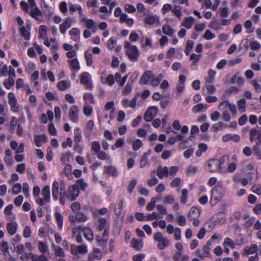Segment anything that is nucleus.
<instances>
[{
	"instance_id": "f257e3e1",
	"label": "nucleus",
	"mask_w": 261,
	"mask_h": 261,
	"mask_svg": "<svg viewBox=\"0 0 261 261\" xmlns=\"http://www.w3.org/2000/svg\"><path fill=\"white\" fill-rule=\"evenodd\" d=\"M211 193L210 203L212 205H215L224 196L225 188L222 184H218L212 189Z\"/></svg>"
},
{
	"instance_id": "f03ea898",
	"label": "nucleus",
	"mask_w": 261,
	"mask_h": 261,
	"mask_svg": "<svg viewBox=\"0 0 261 261\" xmlns=\"http://www.w3.org/2000/svg\"><path fill=\"white\" fill-rule=\"evenodd\" d=\"M126 49V54L129 59L132 62H137L139 56V50L135 45H132L128 42H126L124 45Z\"/></svg>"
},
{
	"instance_id": "7ed1b4c3",
	"label": "nucleus",
	"mask_w": 261,
	"mask_h": 261,
	"mask_svg": "<svg viewBox=\"0 0 261 261\" xmlns=\"http://www.w3.org/2000/svg\"><path fill=\"white\" fill-rule=\"evenodd\" d=\"M158 111L156 106L149 107L144 114V119L147 122H150L156 116Z\"/></svg>"
},
{
	"instance_id": "20e7f679",
	"label": "nucleus",
	"mask_w": 261,
	"mask_h": 261,
	"mask_svg": "<svg viewBox=\"0 0 261 261\" xmlns=\"http://www.w3.org/2000/svg\"><path fill=\"white\" fill-rule=\"evenodd\" d=\"M79 195V189L76 185H72L69 187L67 193V198L70 201L75 200Z\"/></svg>"
},
{
	"instance_id": "39448f33",
	"label": "nucleus",
	"mask_w": 261,
	"mask_h": 261,
	"mask_svg": "<svg viewBox=\"0 0 261 261\" xmlns=\"http://www.w3.org/2000/svg\"><path fill=\"white\" fill-rule=\"evenodd\" d=\"M220 168V163L218 160L215 159H211L207 163L206 170L211 172L218 171Z\"/></svg>"
},
{
	"instance_id": "423d86ee",
	"label": "nucleus",
	"mask_w": 261,
	"mask_h": 261,
	"mask_svg": "<svg viewBox=\"0 0 261 261\" xmlns=\"http://www.w3.org/2000/svg\"><path fill=\"white\" fill-rule=\"evenodd\" d=\"M8 98L9 104L11 106V111L14 112H17L18 111V107L17 106V99L14 93H9Z\"/></svg>"
},
{
	"instance_id": "0eeeda50",
	"label": "nucleus",
	"mask_w": 261,
	"mask_h": 261,
	"mask_svg": "<svg viewBox=\"0 0 261 261\" xmlns=\"http://www.w3.org/2000/svg\"><path fill=\"white\" fill-rule=\"evenodd\" d=\"M90 75L88 72H84L81 74V83L86 86V89H91L92 84L90 82Z\"/></svg>"
},
{
	"instance_id": "6e6552de",
	"label": "nucleus",
	"mask_w": 261,
	"mask_h": 261,
	"mask_svg": "<svg viewBox=\"0 0 261 261\" xmlns=\"http://www.w3.org/2000/svg\"><path fill=\"white\" fill-rule=\"evenodd\" d=\"M72 21V18L70 17L64 19L63 22L59 26L60 31L62 34H64L66 30L71 27Z\"/></svg>"
},
{
	"instance_id": "1a4fd4ad",
	"label": "nucleus",
	"mask_w": 261,
	"mask_h": 261,
	"mask_svg": "<svg viewBox=\"0 0 261 261\" xmlns=\"http://www.w3.org/2000/svg\"><path fill=\"white\" fill-rule=\"evenodd\" d=\"M79 113V109L76 106H72L69 110V116L70 120L73 123L77 122L79 120L77 114Z\"/></svg>"
},
{
	"instance_id": "9d476101",
	"label": "nucleus",
	"mask_w": 261,
	"mask_h": 261,
	"mask_svg": "<svg viewBox=\"0 0 261 261\" xmlns=\"http://www.w3.org/2000/svg\"><path fill=\"white\" fill-rule=\"evenodd\" d=\"M29 14L33 18L37 20H42L43 17V13L41 10L37 7L32 8L30 10Z\"/></svg>"
},
{
	"instance_id": "9b49d317",
	"label": "nucleus",
	"mask_w": 261,
	"mask_h": 261,
	"mask_svg": "<svg viewBox=\"0 0 261 261\" xmlns=\"http://www.w3.org/2000/svg\"><path fill=\"white\" fill-rule=\"evenodd\" d=\"M224 105H225L226 108H228L229 109L232 115H235L237 114V110L234 105L230 103L228 101L224 100L220 103L219 106V109H221V107Z\"/></svg>"
},
{
	"instance_id": "f8f14e48",
	"label": "nucleus",
	"mask_w": 261,
	"mask_h": 261,
	"mask_svg": "<svg viewBox=\"0 0 261 261\" xmlns=\"http://www.w3.org/2000/svg\"><path fill=\"white\" fill-rule=\"evenodd\" d=\"M156 175L160 179H162L164 177H167L169 176L168 167L166 166L162 167L161 166L158 167L156 170Z\"/></svg>"
},
{
	"instance_id": "ddd939ff",
	"label": "nucleus",
	"mask_w": 261,
	"mask_h": 261,
	"mask_svg": "<svg viewBox=\"0 0 261 261\" xmlns=\"http://www.w3.org/2000/svg\"><path fill=\"white\" fill-rule=\"evenodd\" d=\"M153 76V74H151V72L149 70H147L144 72L141 77L140 80V83L143 85H146L148 84L149 80Z\"/></svg>"
},
{
	"instance_id": "4468645a",
	"label": "nucleus",
	"mask_w": 261,
	"mask_h": 261,
	"mask_svg": "<svg viewBox=\"0 0 261 261\" xmlns=\"http://www.w3.org/2000/svg\"><path fill=\"white\" fill-rule=\"evenodd\" d=\"M230 140H233L235 142H238L240 140V137L238 135L226 134L222 137V141L224 142Z\"/></svg>"
},
{
	"instance_id": "2eb2a0df",
	"label": "nucleus",
	"mask_w": 261,
	"mask_h": 261,
	"mask_svg": "<svg viewBox=\"0 0 261 261\" xmlns=\"http://www.w3.org/2000/svg\"><path fill=\"white\" fill-rule=\"evenodd\" d=\"M17 227V224L16 222H9L7 224V230L11 236L14 235L16 233Z\"/></svg>"
},
{
	"instance_id": "dca6fc26",
	"label": "nucleus",
	"mask_w": 261,
	"mask_h": 261,
	"mask_svg": "<svg viewBox=\"0 0 261 261\" xmlns=\"http://www.w3.org/2000/svg\"><path fill=\"white\" fill-rule=\"evenodd\" d=\"M104 173H107L109 174L110 175L113 176H117V169L116 168L112 166H107L104 167V171H103V174Z\"/></svg>"
},
{
	"instance_id": "f3484780",
	"label": "nucleus",
	"mask_w": 261,
	"mask_h": 261,
	"mask_svg": "<svg viewBox=\"0 0 261 261\" xmlns=\"http://www.w3.org/2000/svg\"><path fill=\"white\" fill-rule=\"evenodd\" d=\"M69 34L70 35L71 39L74 41H78L80 39V31L77 28H72L69 32Z\"/></svg>"
},
{
	"instance_id": "a211bd4d",
	"label": "nucleus",
	"mask_w": 261,
	"mask_h": 261,
	"mask_svg": "<svg viewBox=\"0 0 261 261\" xmlns=\"http://www.w3.org/2000/svg\"><path fill=\"white\" fill-rule=\"evenodd\" d=\"M59 182L55 180L52 185V196L55 200L58 199L59 196Z\"/></svg>"
},
{
	"instance_id": "6ab92c4d",
	"label": "nucleus",
	"mask_w": 261,
	"mask_h": 261,
	"mask_svg": "<svg viewBox=\"0 0 261 261\" xmlns=\"http://www.w3.org/2000/svg\"><path fill=\"white\" fill-rule=\"evenodd\" d=\"M134 83V80H128L125 87L122 92L123 95H127L132 92V89Z\"/></svg>"
},
{
	"instance_id": "aec40b11",
	"label": "nucleus",
	"mask_w": 261,
	"mask_h": 261,
	"mask_svg": "<svg viewBox=\"0 0 261 261\" xmlns=\"http://www.w3.org/2000/svg\"><path fill=\"white\" fill-rule=\"evenodd\" d=\"M42 195L46 202L48 203L50 201V188L48 185L45 186L42 190Z\"/></svg>"
},
{
	"instance_id": "412c9836",
	"label": "nucleus",
	"mask_w": 261,
	"mask_h": 261,
	"mask_svg": "<svg viewBox=\"0 0 261 261\" xmlns=\"http://www.w3.org/2000/svg\"><path fill=\"white\" fill-rule=\"evenodd\" d=\"M200 215L199 210L194 207H191L190 212L188 214V218L190 221H192L195 218H198Z\"/></svg>"
},
{
	"instance_id": "4be33fe9",
	"label": "nucleus",
	"mask_w": 261,
	"mask_h": 261,
	"mask_svg": "<svg viewBox=\"0 0 261 261\" xmlns=\"http://www.w3.org/2000/svg\"><path fill=\"white\" fill-rule=\"evenodd\" d=\"M68 63L70 64V68L75 71H79L81 68L79 61L76 58L68 60Z\"/></svg>"
},
{
	"instance_id": "5701e85b",
	"label": "nucleus",
	"mask_w": 261,
	"mask_h": 261,
	"mask_svg": "<svg viewBox=\"0 0 261 261\" xmlns=\"http://www.w3.org/2000/svg\"><path fill=\"white\" fill-rule=\"evenodd\" d=\"M257 246L256 244H253L250 246L245 247L243 250L247 254H252L257 252Z\"/></svg>"
},
{
	"instance_id": "b1692460",
	"label": "nucleus",
	"mask_w": 261,
	"mask_h": 261,
	"mask_svg": "<svg viewBox=\"0 0 261 261\" xmlns=\"http://www.w3.org/2000/svg\"><path fill=\"white\" fill-rule=\"evenodd\" d=\"M101 83L103 84H108L109 86H112L115 83V79L113 74H110L106 79L103 77H101Z\"/></svg>"
},
{
	"instance_id": "393cba45",
	"label": "nucleus",
	"mask_w": 261,
	"mask_h": 261,
	"mask_svg": "<svg viewBox=\"0 0 261 261\" xmlns=\"http://www.w3.org/2000/svg\"><path fill=\"white\" fill-rule=\"evenodd\" d=\"M46 136L45 135H37L34 138V143L36 146L39 147L41 146V141L46 142Z\"/></svg>"
},
{
	"instance_id": "a878e982",
	"label": "nucleus",
	"mask_w": 261,
	"mask_h": 261,
	"mask_svg": "<svg viewBox=\"0 0 261 261\" xmlns=\"http://www.w3.org/2000/svg\"><path fill=\"white\" fill-rule=\"evenodd\" d=\"M0 249L4 256L9 254L8 243L4 240L1 242Z\"/></svg>"
},
{
	"instance_id": "bb28decb",
	"label": "nucleus",
	"mask_w": 261,
	"mask_h": 261,
	"mask_svg": "<svg viewBox=\"0 0 261 261\" xmlns=\"http://www.w3.org/2000/svg\"><path fill=\"white\" fill-rule=\"evenodd\" d=\"M84 232V237L89 241L93 239V232L91 229L88 227H84L82 230Z\"/></svg>"
},
{
	"instance_id": "cd10ccee",
	"label": "nucleus",
	"mask_w": 261,
	"mask_h": 261,
	"mask_svg": "<svg viewBox=\"0 0 261 261\" xmlns=\"http://www.w3.org/2000/svg\"><path fill=\"white\" fill-rule=\"evenodd\" d=\"M131 246L137 250H139L143 247V242L135 238H133L130 242Z\"/></svg>"
},
{
	"instance_id": "c85d7f7f",
	"label": "nucleus",
	"mask_w": 261,
	"mask_h": 261,
	"mask_svg": "<svg viewBox=\"0 0 261 261\" xmlns=\"http://www.w3.org/2000/svg\"><path fill=\"white\" fill-rule=\"evenodd\" d=\"M75 214V219L77 222H84L87 220V217L84 213L80 211Z\"/></svg>"
},
{
	"instance_id": "c756f323",
	"label": "nucleus",
	"mask_w": 261,
	"mask_h": 261,
	"mask_svg": "<svg viewBox=\"0 0 261 261\" xmlns=\"http://www.w3.org/2000/svg\"><path fill=\"white\" fill-rule=\"evenodd\" d=\"M163 76L162 74H159L156 76L153 74L151 78V85L153 87H156L159 85L160 82L162 80Z\"/></svg>"
},
{
	"instance_id": "7c9ffc66",
	"label": "nucleus",
	"mask_w": 261,
	"mask_h": 261,
	"mask_svg": "<svg viewBox=\"0 0 261 261\" xmlns=\"http://www.w3.org/2000/svg\"><path fill=\"white\" fill-rule=\"evenodd\" d=\"M246 101L245 98H242L238 101V110L241 113L244 112L246 111Z\"/></svg>"
},
{
	"instance_id": "2f4dec72",
	"label": "nucleus",
	"mask_w": 261,
	"mask_h": 261,
	"mask_svg": "<svg viewBox=\"0 0 261 261\" xmlns=\"http://www.w3.org/2000/svg\"><path fill=\"white\" fill-rule=\"evenodd\" d=\"M170 245V241L167 238H163L160 242H158V247L160 250H163Z\"/></svg>"
},
{
	"instance_id": "473e14b6",
	"label": "nucleus",
	"mask_w": 261,
	"mask_h": 261,
	"mask_svg": "<svg viewBox=\"0 0 261 261\" xmlns=\"http://www.w3.org/2000/svg\"><path fill=\"white\" fill-rule=\"evenodd\" d=\"M151 150L149 149L147 152H145L140 161V167L143 168L146 166L147 163V158L151 154Z\"/></svg>"
},
{
	"instance_id": "72a5a7b5",
	"label": "nucleus",
	"mask_w": 261,
	"mask_h": 261,
	"mask_svg": "<svg viewBox=\"0 0 261 261\" xmlns=\"http://www.w3.org/2000/svg\"><path fill=\"white\" fill-rule=\"evenodd\" d=\"M162 32L163 34L169 36L172 35L174 32V30L169 25H164L162 27Z\"/></svg>"
},
{
	"instance_id": "f704fd0d",
	"label": "nucleus",
	"mask_w": 261,
	"mask_h": 261,
	"mask_svg": "<svg viewBox=\"0 0 261 261\" xmlns=\"http://www.w3.org/2000/svg\"><path fill=\"white\" fill-rule=\"evenodd\" d=\"M55 217L58 223V227L61 229L63 227V218L62 215L58 212H56L55 214Z\"/></svg>"
},
{
	"instance_id": "c9c22d12",
	"label": "nucleus",
	"mask_w": 261,
	"mask_h": 261,
	"mask_svg": "<svg viewBox=\"0 0 261 261\" xmlns=\"http://www.w3.org/2000/svg\"><path fill=\"white\" fill-rule=\"evenodd\" d=\"M155 171H152L151 172L150 175L152 178L147 181V185L149 187H152L156 185L159 182L158 179L155 177Z\"/></svg>"
},
{
	"instance_id": "e433bc0d",
	"label": "nucleus",
	"mask_w": 261,
	"mask_h": 261,
	"mask_svg": "<svg viewBox=\"0 0 261 261\" xmlns=\"http://www.w3.org/2000/svg\"><path fill=\"white\" fill-rule=\"evenodd\" d=\"M74 141L75 143H79L82 140L81 130L80 128L77 127L74 129Z\"/></svg>"
},
{
	"instance_id": "4c0bfd02",
	"label": "nucleus",
	"mask_w": 261,
	"mask_h": 261,
	"mask_svg": "<svg viewBox=\"0 0 261 261\" xmlns=\"http://www.w3.org/2000/svg\"><path fill=\"white\" fill-rule=\"evenodd\" d=\"M70 84L65 81H61L57 83V87L61 91H64L66 88H69Z\"/></svg>"
},
{
	"instance_id": "58836bf2",
	"label": "nucleus",
	"mask_w": 261,
	"mask_h": 261,
	"mask_svg": "<svg viewBox=\"0 0 261 261\" xmlns=\"http://www.w3.org/2000/svg\"><path fill=\"white\" fill-rule=\"evenodd\" d=\"M15 82L14 77H9L8 79L6 80L4 82V86L7 89H10L11 87L14 85Z\"/></svg>"
},
{
	"instance_id": "ea45409f",
	"label": "nucleus",
	"mask_w": 261,
	"mask_h": 261,
	"mask_svg": "<svg viewBox=\"0 0 261 261\" xmlns=\"http://www.w3.org/2000/svg\"><path fill=\"white\" fill-rule=\"evenodd\" d=\"M95 241L97 243L98 246L102 248H105L108 243V240L101 238L99 236H96L95 237Z\"/></svg>"
},
{
	"instance_id": "a19ab883",
	"label": "nucleus",
	"mask_w": 261,
	"mask_h": 261,
	"mask_svg": "<svg viewBox=\"0 0 261 261\" xmlns=\"http://www.w3.org/2000/svg\"><path fill=\"white\" fill-rule=\"evenodd\" d=\"M81 20L85 23L86 27L88 29L93 28V27L96 25L93 20L91 19H87L84 17L81 19Z\"/></svg>"
},
{
	"instance_id": "79ce46f5",
	"label": "nucleus",
	"mask_w": 261,
	"mask_h": 261,
	"mask_svg": "<svg viewBox=\"0 0 261 261\" xmlns=\"http://www.w3.org/2000/svg\"><path fill=\"white\" fill-rule=\"evenodd\" d=\"M194 22V18L192 17H189L185 18L184 22L182 25L186 28L189 29L192 27Z\"/></svg>"
},
{
	"instance_id": "37998d69",
	"label": "nucleus",
	"mask_w": 261,
	"mask_h": 261,
	"mask_svg": "<svg viewBox=\"0 0 261 261\" xmlns=\"http://www.w3.org/2000/svg\"><path fill=\"white\" fill-rule=\"evenodd\" d=\"M253 153L256 155L258 159H261V150L260 148V144L256 143V144L254 145L252 148Z\"/></svg>"
},
{
	"instance_id": "c03bdc74",
	"label": "nucleus",
	"mask_w": 261,
	"mask_h": 261,
	"mask_svg": "<svg viewBox=\"0 0 261 261\" xmlns=\"http://www.w3.org/2000/svg\"><path fill=\"white\" fill-rule=\"evenodd\" d=\"M98 222H99L98 225V229L100 231L105 229L106 228H108V223L107 222V220L105 218H99L98 219Z\"/></svg>"
},
{
	"instance_id": "a18cd8bd",
	"label": "nucleus",
	"mask_w": 261,
	"mask_h": 261,
	"mask_svg": "<svg viewBox=\"0 0 261 261\" xmlns=\"http://www.w3.org/2000/svg\"><path fill=\"white\" fill-rule=\"evenodd\" d=\"M216 71L213 70H209L208 71V77L206 79V82L207 84H212L216 75Z\"/></svg>"
},
{
	"instance_id": "49530a36",
	"label": "nucleus",
	"mask_w": 261,
	"mask_h": 261,
	"mask_svg": "<svg viewBox=\"0 0 261 261\" xmlns=\"http://www.w3.org/2000/svg\"><path fill=\"white\" fill-rule=\"evenodd\" d=\"M223 245L224 247L228 246L233 249L235 248L234 242L229 238H226L224 239Z\"/></svg>"
},
{
	"instance_id": "de8ad7c7",
	"label": "nucleus",
	"mask_w": 261,
	"mask_h": 261,
	"mask_svg": "<svg viewBox=\"0 0 261 261\" xmlns=\"http://www.w3.org/2000/svg\"><path fill=\"white\" fill-rule=\"evenodd\" d=\"M206 106H204L203 103H199L196 105L192 108V112L194 113H198L199 112L202 111L203 109L206 110Z\"/></svg>"
},
{
	"instance_id": "09e8293b",
	"label": "nucleus",
	"mask_w": 261,
	"mask_h": 261,
	"mask_svg": "<svg viewBox=\"0 0 261 261\" xmlns=\"http://www.w3.org/2000/svg\"><path fill=\"white\" fill-rule=\"evenodd\" d=\"M21 36L25 40H29L30 38V34L27 31L24 26H22L20 30Z\"/></svg>"
},
{
	"instance_id": "8fccbe9b",
	"label": "nucleus",
	"mask_w": 261,
	"mask_h": 261,
	"mask_svg": "<svg viewBox=\"0 0 261 261\" xmlns=\"http://www.w3.org/2000/svg\"><path fill=\"white\" fill-rule=\"evenodd\" d=\"M69 11L71 12V14L73 12L78 11L79 13H82V8L80 5H74L71 4H69Z\"/></svg>"
},
{
	"instance_id": "3c124183",
	"label": "nucleus",
	"mask_w": 261,
	"mask_h": 261,
	"mask_svg": "<svg viewBox=\"0 0 261 261\" xmlns=\"http://www.w3.org/2000/svg\"><path fill=\"white\" fill-rule=\"evenodd\" d=\"M85 57L86 60V63L87 66H91L93 63L92 54L86 50L85 52Z\"/></svg>"
},
{
	"instance_id": "603ef678",
	"label": "nucleus",
	"mask_w": 261,
	"mask_h": 261,
	"mask_svg": "<svg viewBox=\"0 0 261 261\" xmlns=\"http://www.w3.org/2000/svg\"><path fill=\"white\" fill-rule=\"evenodd\" d=\"M91 149L94 152L98 153L100 150V145L99 142L95 141L91 143Z\"/></svg>"
},
{
	"instance_id": "864d4df0",
	"label": "nucleus",
	"mask_w": 261,
	"mask_h": 261,
	"mask_svg": "<svg viewBox=\"0 0 261 261\" xmlns=\"http://www.w3.org/2000/svg\"><path fill=\"white\" fill-rule=\"evenodd\" d=\"M252 22L250 20H247L244 23V27L247 29V33L250 34V33L253 32L254 29L252 28Z\"/></svg>"
},
{
	"instance_id": "5fc2aeb1",
	"label": "nucleus",
	"mask_w": 261,
	"mask_h": 261,
	"mask_svg": "<svg viewBox=\"0 0 261 261\" xmlns=\"http://www.w3.org/2000/svg\"><path fill=\"white\" fill-rule=\"evenodd\" d=\"M83 98L85 101H88L90 103L93 104L94 103L93 95L91 93H85Z\"/></svg>"
},
{
	"instance_id": "6e6d98bb",
	"label": "nucleus",
	"mask_w": 261,
	"mask_h": 261,
	"mask_svg": "<svg viewBox=\"0 0 261 261\" xmlns=\"http://www.w3.org/2000/svg\"><path fill=\"white\" fill-rule=\"evenodd\" d=\"M145 217L146 221H151L159 218V215L156 212H153L151 214H147Z\"/></svg>"
},
{
	"instance_id": "4d7b16f0",
	"label": "nucleus",
	"mask_w": 261,
	"mask_h": 261,
	"mask_svg": "<svg viewBox=\"0 0 261 261\" xmlns=\"http://www.w3.org/2000/svg\"><path fill=\"white\" fill-rule=\"evenodd\" d=\"M93 257L95 259H100L102 256V253L99 249L97 248H94L93 250Z\"/></svg>"
},
{
	"instance_id": "13d9d810",
	"label": "nucleus",
	"mask_w": 261,
	"mask_h": 261,
	"mask_svg": "<svg viewBox=\"0 0 261 261\" xmlns=\"http://www.w3.org/2000/svg\"><path fill=\"white\" fill-rule=\"evenodd\" d=\"M74 185H76L77 188L79 189V188H80L82 190H84L87 187V184L84 182V181L82 178L77 180L76 184Z\"/></svg>"
},
{
	"instance_id": "bf43d9fd",
	"label": "nucleus",
	"mask_w": 261,
	"mask_h": 261,
	"mask_svg": "<svg viewBox=\"0 0 261 261\" xmlns=\"http://www.w3.org/2000/svg\"><path fill=\"white\" fill-rule=\"evenodd\" d=\"M93 111L92 107L89 105H86L83 109V112L84 114L87 116H90Z\"/></svg>"
},
{
	"instance_id": "052dcab7",
	"label": "nucleus",
	"mask_w": 261,
	"mask_h": 261,
	"mask_svg": "<svg viewBox=\"0 0 261 261\" xmlns=\"http://www.w3.org/2000/svg\"><path fill=\"white\" fill-rule=\"evenodd\" d=\"M143 146V143L141 140L137 139L136 140L132 146L133 149L134 150H138L140 148H141Z\"/></svg>"
},
{
	"instance_id": "680f3d73",
	"label": "nucleus",
	"mask_w": 261,
	"mask_h": 261,
	"mask_svg": "<svg viewBox=\"0 0 261 261\" xmlns=\"http://www.w3.org/2000/svg\"><path fill=\"white\" fill-rule=\"evenodd\" d=\"M216 37L215 34L212 33L209 30H206L203 36V37L206 40H211Z\"/></svg>"
},
{
	"instance_id": "e2e57ef3",
	"label": "nucleus",
	"mask_w": 261,
	"mask_h": 261,
	"mask_svg": "<svg viewBox=\"0 0 261 261\" xmlns=\"http://www.w3.org/2000/svg\"><path fill=\"white\" fill-rule=\"evenodd\" d=\"M194 43L192 40H188L187 42L186 49L185 50L186 55H189L191 52L193 47Z\"/></svg>"
},
{
	"instance_id": "0e129e2a",
	"label": "nucleus",
	"mask_w": 261,
	"mask_h": 261,
	"mask_svg": "<svg viewBox=\"0 0 261 261\" xmlns=\"http://www.w3.org/2000/svg\"><path fill=\"white\" fill-rule=\"evenodd\" d=\"M22 187L20 184L16 183L12 188V192L15 195L18 194L21 190Z\"/></svg>"
},
{
	"instance_id": "69168bd1",
	"label": "nucleus",
	"mask_w": 261,
	"mask_h": 261,
	"mask_svg": "<svg viewBox=\"0 0 261 261\" xmlns=\"http://www.w3.org/2000/svg\"><path fill=\"white\" fill-rule=\"evenodd\" d=\"M116 39L115 37H111L108 41L107 47L110 49H113L116 44Z\"/></svg>"
},
{
	"instance_id": "338daca9",
	"label": "nucleus",
	"mask_w": 261,
	"mask_h": 261,
	"mask_svg": "<svg viewBox=\"0 0 261 261\" xmlns=\"http://www.w3.org/2000/svg\"><path fill=\"white\" fill-rule=\"evenodd\" d=\"M137 181L136 179H134L130 181L127 187V191L129 193L131 194L133 192L134 189L137 185Z\"/></svg>"
},
{
	"instance_id": "774afa93",
	"label": "nucleus",
	"mask_w": 261,
	"mask_h": 261,
	"mask_svg": "<svg viewBox=\"0 0 261 261\" xmlns=\"http://www.w3.org/2000/svg\"><path fill=\"white\" fill-rule=\"evenodd\" d=\"M251 85L254 87L256 92H261V86L258 84V81L253 80L251 82Z\"/></svg>"
}]
</instances>
